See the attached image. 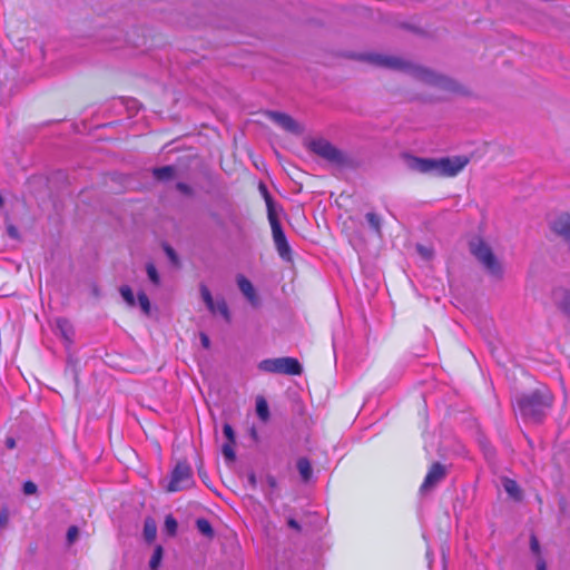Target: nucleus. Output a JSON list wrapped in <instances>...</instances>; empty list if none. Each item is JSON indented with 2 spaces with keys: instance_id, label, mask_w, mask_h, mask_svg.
<instances>
[{
  "instance_id": "8",
  "label": "nucleus",
  "mask_w": 570,
  "mask_h": 570,
  "mask_svg": "<svg viewBox=\"0 0 570 570\" xmlns=\"http://www.w3.org/2000/svg\"><path fill=\"white\" fill-rule=\"evenodd\" d=\"M194 484L193 471L187 462H178L170 474L166 487L168 492H178L189 489Z\"/></svg>"
},
{
  "instance_id": "2",
  "label": "nucleus",
  "mask_w": 570,
  "mask_h": 570,
  "mask_svg": "<svg viewBox=\"0 0 570 570\" xmlns=\"http://www.w3.org/2000/svg\"><path fill=\"white\" fill-rule=\"evenodd\" d=\"M469 164L465 156L434 158L409 157L407 167L416 173L431 174L435 176L453 177Z\"/></svg>"
},
{
  "instance_id": "15",
  "label": "nucleus",
  "mask_w": 570,
  "mask_h": 570,
  "mask_svg": "<svg viewBox=\"0 0 570 570\" xmlns=\"http://www.w3.org/2000/svg\"><path fill=\"white\" fill-rule=\"evenodd\" d=\"M256 413L263 422H266L269 419L268 404L262 396L256 400Z\"/></svg>"
},
{
  "instance_id": "9",
  "label": "nucleus",
  "mask_w": 570,
  "mask_h": 570,
  "mask_svg": "<svg viewBox=\"0 0 570 570\" xmlns=\"http://www.w3.org/2000/svg\"><path fill=\"white\" fill-rule=\"evenodd\" d=\"M550 227L553 233L559 235L570 246V215L562 213L550 220Z\"/></svg>"
},
{
  "instance_id": "11",
  "label": "nucleus",
  "mask_w": 570,
  "mask_h": 570,
  "mask_svg": "<svg viewBox=\"0 0 570 570\" xmlns=\"http://www.w3.org/2000/svg\"><path fill=\"white\" fill-rule=\"evenodd\" d=\"M445 476V468L440 463H434L420 488L421 492H428L432 490L441 480Z\"/></svg>"
},
{
  "instance_id": "7",
  "label": "nucleus",
  "mask_w": 570,
  "mask_h": 570,
  "mask_svg": "<svg viewBox=\"0 0 570 570\" xmlns=\"http://www.w3.org/2000/svg\"><path fill=\"white\" fill-rule=\"evenodd\" d=\"M261 189L263 190L264 195H265V199H266V203H267V206H268V218H269V223H271V227H272V233H273V239H274V243H275V247L278 252V255L284 259V261H291L292 258V253H291V247L287 243V239H286V236L278 223V220L274 217L273 213H272V209H271V197L265 188L264 185H261Z\"/></svg>"
},
{
  "instance_id": "37",
  "label": "nucleus",
  "mask_w": 570,
  "mask_h": 570,
  "mask_svg": "<svg viewBox=\"0 0 570 570\" xmlns=\"http://www.w3.org/2000/svg\"><path fill=\"white\" fill-rule=\"evenodd\" d=\"M287 525L297 532L302 530L299 523L294 518L287 519Z\"/></svg>"
},
{
  "instance_id": "22",
  "label": "nucleus",
  "mask_w": 570,
  "mask_h": 570,
  "mask_svg": "<svg viewBox=\"0 0 570 570\" xmlns=\"http://www.w3.org/2000/svg\"><path fill=\"white\" fill-rule=\"evenodd\" d=\"M165 531L169 535H175L177 532L178 523L173 515H167L164 524Z\"/></svg>"
},
{
  "instance_id": "14",
  "label": "nucleus",
  "mask_w": 570,
  "mask_h": 570,
  "mask_svg": "<svg viewBox=\"0 0 570 570\" xmlns=\"http://www.w3.org/2000/svg\"><path fill=\"white\" fill-rule=\"evenodd\" d=\"M502 485L505 490V492L513 499H520L521 498V491L518 485V483L514 480L511 479H504L502 481Z\"/></svg>"
},
{
  "instance_id": "23",
  "label": "nucleus",
  "mask_w": 570,
  "mask_h": 570,
  "mask_svg": "<svg viewBox=\"0 0 570 570\" xmlns=\"http://www.w3.org/2000/svg\"><path fill=\"white\" fill-rule=\"evenodd\" d=\"M215 313L220 314L227 322L230 320L229 309L224 299H219L215 302Z\"/></svg>"
},
{
  "instance_id": "40",
  "label": "nucleus",
  "mask_w": 570,
  "mask_h": 570,
  "mask_svg": "<svg viewBox=\"0 0 570 570\" xmlns=\"http://www.w3.org/2000/svg\"><path fill=\"white\" fill-rule=\"evenodd\" d=\"M7 230H8V234L12 238H17L18 237V229L14 226H12V225L8 226Z\"/></svg>"
},
{
  "instance_id": "17",
  "label": "nucleus",
  "mask_w": 570,
  "mask_h": 570,
  "mask_svg": "<svg viewBox=\"0 0 570 570\" xmlns=\"http://www.w3.org/2000/svg\"><path fill=\"white\" fill-rule=\"evenodd\" d=\"M297 470L304 481H308L312 476V466L307 459L301 458L297 461Z\"/></svg>"
},
{
  "instance_id": "21",
  "label": "nucleus",
  "mask_w": 570,
  "mask_h": 570,
  "mask_svg": "<svg viewBox=\"0 0 570 570\" xmlns=\"http://www.w3.org/2000/svg\"><path fill=\"white\" fill-rule=\"evenodd\" d=\"M120 295L124 298V301L130 307H135L136 306L135 296H134V293H132V291H131V288L129 286H127V285L121 286L120 287Z\"/></svg>"
},
{
  "instance_id": "38",
  "label": "nucleus",
  "mask_w": 570,
  "mask_h": 570,
  "mask_svg": "<svg viewBox=\"0 0 570 570\" xmlns=\"http://www.w3.org/2000/svg\"><path fill=\"white\" fill-rule=\"evenodd\" d=\"M535 568L537 570H547L546 560L541 556L537 557Z\"/></svg>"
},
{
  "instance_id": "18",
  "label": "nucleus",
  "mask_w": 570,
  "mask_h": 570,
  "mask_svg": "<svg viewBox=\"0 0 570 570\" xmlns=\"http://www.w3.org/2000/svg\"><path fill=\"white\" fill-rule=\"evenodd\" d=\"M156 533H157L156 522L151 518L146 519L145 524H144L145 539L148 542H151L153 540H155Z\"/></svg>"
},
{
  "instance_id": "19",
  "label": "nucleus",
  "mask_w": 570,
  "mask_h": 570,
  "mask_svg": "<svg viewBox=\"0 0 570 570\" xmlns=\"http://www.w3.org/2000/svg\"><path fill=\"white\" fill-rule=\"evenodd\" d=\"M196 527H197V530L202 534H204L205 537H208V538L213 537L214 531H213L212 524L209 523L208 520H206V519H198L196 521Z\"/></svg>"
},
{
  "instance_id": "1",
  "label": "nucleus",
  "mask_w": 570,
  "mask_h": 570,
  "mask_svg": "<svg viewBox=\"0 0 570 570\" xmlns=\"http://www.w3.org/2000/svg\"><path fill=\"white\" fill-rule=\"evenodd\" d=\"M365 61L368 63L376 66V67H383L389 69H406L411 75H413L415 78L448 89V90H454L455 86L453 81L444 76L438 75L426 68L417 67V66H410L405 63L403 60L391 57V56H384L380 53H367L362 57Z\"/></svg>"
},
{
  "instance_id": "5",
  "label": "nucleus",
  "mask_w": 570,
  "mask_h": 570,
  "mask_svg": "<svg viewBox=\"0 0 570 570\" xmlns=\"http://www.w3.org/2000/svg\"><path fill=\"white\" fill-rule=\"evenodd\" d=\"M470 249L490 275L494 277L502 276V266L487 243L481 238L472 239L470 243Z\"/></svg>"
},
{
  "instance_id": "27",
  "label": "nucleus",
  "mask_w": 570,
  "mask_h": 570,
  "mask_svg": "<svg viewBox=\"0 0 570 570\" xmlns=\"http://www.w3.org/2000/svg\"><path fill=\"white\" fill-rule=\"evenodd\" d=\"M146 272H147V275H148V278L150 279V282L155 285H158L160 282V278H159V274H158L156 267L154 266V264H151V263L147 264Z\"/></svg>"
},
{
  "instance_id": "43",
  "label": "nucleus",
  "mask_w": 570,
  "mask_h": 570,
  "mask_svg": "<svg viewBox=\"0 0 570 570\" xmlns=\"http://www.w3.org/2000/svg\"><path fill=\"white\" fill-rule=\"evenodd\" d=\"M248 482H249L253 487H255V484H256V476H255V474H254V473H250V474L248 475Z\"/></svg>"
},
{
  "instance_id": "4",
  "label": "nucleus",
  "mask_w": 570,
  "mask_h": 570,
  "mask_svg": "<svg viewBox=\"0 0 570 570\" xmlns=\"http://www.w3.org/2000/svg\"><path fill=\"white\" fill-rule=\"evenodd\" d=\"M309 149L335 167L352 166V158L324 138L313 139L308 144Z\"/></svg>"
},
{
  "instance_id": "31",
  "label": "nucleus",
  "mask_w": 570,
  "mask_h": 570,
  "mask_svg": "<svg viewBox=\"0 0 570 570\" xmlns=\"http://www.w3.org/2000/svg\"><path fill=\"white\" fill-rule=\"evenodd\" d=\"M530 549L535 557L541 556L540 543L537 537L533 534L531 535L530 539Z\"/></svg>"
},
{
  "instance_id": "32",
  "label": "nucleus",
  "mask_w": 570,
  "mask_h": 570,
  "mask_svg": "<svg viewBox=\"0 0 570 570\" xmlns=\"http://www.w3.org/2000/svg\"><path fill=\"white\" fill-rule=\"evenodd\" d=\"M164 250L167 255V257L169 258V261L174 264V265H177L178 264V256L177 254L175 253V250L169 246V245H165L164 246Z\"/></svg>"
},
{
  "instance_id": "34",
  "label": "nucleus",
  "mask_w": 570,
  "mask_h": 570,
  "mask_svg": "<svg viewBox=\"0 0 570 570\" xmlns=\"http://www.w3.org/2000/svg\"><path fill=\"white\" fill-rule=\"evenodd\" d=\"M37 492V485L31 482V481H27L24 482L23 484V493L27 494V495H31V494H35Z\"/></svg>"
},
{
  "instance_id": "25",
  "label": "nucleus",
  "mask_w": 570,
  "mask_h": 570,
  "mask_svg": "<svg viewBox=\"0 0 570 570\" xmlns=\"http://www.w3.org/2000/svg\"><path fill=\"white\" fill-rule=\"evenodd\" d=\"M163 558V549L161 547H157L150 558L149 566L153 570H156L161 561Z\"/></svg>"
},
{
  "instance_id": "29",
  "label": "nucleus",
  "mask_w": 570,
  "mask_h": 570,
  "mask_svg": "<svg viewBox=\"0 0 570 570\" xmlns=\"http://www.w3.org/2000/svg\"><path fill=\"white\" fill-rule=\"evenodd\" d=\"M223 433H224V435H225V438L227 439L228 442H230V443H235L236 442L235 432H234V430H233L230 424H228V423L224 424Z\"/></svg>"
},
{
  "instance_id": "42",
  "label": "nucleus",
  "mask_w": 570,
  "mask_h": 570,
  "mask_svg": "<svg viewBox=\"0 0 570 570\" xmlns=\"http://www.w3.org/2000/svg\"><path fill=\"white\" fill-rule=\"evenodd\" d=\"M6 445L8 449H13L16 446V440L13 438H7Z\"/></svg>"
},
{
  "instance_id": "24",
  "label": "nucleus",
  "mask_w": 570,
  "mask_h": 570,
  "mask_svg": "<svg viewBox=\"0 0 570 570\" xmlns=\"http://www.w3.org/2000/svg\"><path fill=\"white\" fill-rule=\"evenodd\" d=\"M138 305L145 315L150 313V302L144 292L138 293Z\"/></svg>"
},
{
  "instance_id": "26",
  "label": "nucleus",
  "mask_w": 570,
  "mask_h": 570,
  "mask_svg": "<svg viewBox=\"0 0 570 570\" xmlns=\"http://www.w3.org/2000/svg\"><path fill=\"white\" fill-rule=\"evenodd\" d=\"M234 444L235 443L227 442L222 448V452L228 462H233L236 458L235 451H234Z\"/></svg>"
},
{
  "instance_id": "41",
  "label": "nucleus",
  "mask_w": 570,
  "mask_h": 570,
  "mask_svg": "<svg viewBox=\"0 0 570 570\" xmlns=\"http://www.w3.org/2000/svg\"><path fill=\"white\" fill-rule=\"evenodd\" d=\"M58 325H59L63 336L66 337V340L70 341L67 331H65V328H63V326L67 325V322L66 321H59Z\"/></svg>"
},
{
  "instance_id": "20",
  "label": "nucleus",
  "mask_w": 570,
  "mask_h": 570,
  "mask_svg": "<svg viewBox=\"0 0 570 570\" xmlns=\"http://www.w3.org/2000/svg\"><path fill=\"white\" fill-rule=\"evenodd\" d=\"M200 294H202L203 301L205 302L207 308L212 313H215L216 312V309H215V301L213 299V296H212L209 289L205 285H202Z\"/></svg>"
},
{
  "instance_id": "16",
  "label": "nucleus",
  "mask_w": 570,
  "mask_h": 570,
  "mask_svg": "<svg viewBox=\"0 0 570 570\" xmlns=\"http://www.w3.org/2000/svg\"><path fill=\"white\" fill-rule=\"evenodd\" d=\"M158 180H168L174 177L175 168L173 166L158 167L153 170Z\"/></svg>"
},
{
  "instance_id": "30",
  "label": "nucleus",
  "mask_w": 570,
  "mask_h": 570,
  "mask_svg": "<svg viewBox=\"0 0 570 570\" xmlns=\"http://www.w3.org/2000/svg\"><path fill=\"white\" fill-rule=\"evenodd\" d=\"M79 530L76 525H71L67 531V541L69 544H72L78 538Z\"/></svg>"
},
{
  "instance_id": "12",
  "label": "nucleus",
  "mask_w": 570,
  "mask_h": 570,
  "mask_svg": "<svg viewBox=\"0 0 570 570\" xmlns=\"http://www.w3.org/2000/svg\"><path fill=\"white\" fill-rule=\"evenodd\" d=\"M237 285L242 294L246 297L249 304L254 307L259 306V297L250 283L244 275H238L236 277Z\"/></svg>"
},
{
  "instance_id": "3",
  "label": "nucleus",
  "mask_w": 570,
  "mask_h": 570,
  "mask_svg": "<svg viewBox=\"0 0 570 570\" xmlns=\"http://www.w3.org/2000/svg\"><path fill=\"white\" fill-rule=\"evenodd\" d=\"M552 405V396L547 389H538L515 397V410L519 415L534 423L540 422Z\"/></svg>"
},
{
  "instance_id": "39",
  "label": "nucleus",
  "mask_w": 570,
  "mask_h": 570,
  "mask_svg": "<svg viewBox=\"0 0 570 570\" xmlns=\"http://www.w3.org/2000/svg\"><path fill=\"white\" fill-rule=\"evenodd\" d=\"M200 341H202V345L205 347V348H208L209 345H210V341H209V337L206 335V334H202L200 335Z\"/></svg>"
},
{
  "instance_id": "6",
  "label": "nucleus",
  "mask_w": 570,
  "mask_h": 570,
  "mask_svg": "<svg viewBox=\"0 0 570 570\" xmlns=\"http://www.w3.org/2000/svg\"><path fill=\"white\" fill-rule=\"evenodd\" d=\"M258 368L267 373H281L286 375H299L302 365L294 357L266 358L258 363Z\"/></svg>"
},
{
  "instance_id": "35",
  "label": "nucleus",
  "mask_w": 570,
  "mask_h": 570,
  "mask_svg": "<svg viewBox=\"0 0 570 570\" xmlns=\"http://www.w3.org/2000/svg\"><path fill=\"white\" fill-rule=\"evenodd\" d=\"M176 188L177 190H179L181 194H185V195H190L191 194V188L189 185L185 184V183H177L176 185Z\"/></svg>"
},
{
  "instance_id": "13",
  "label": "nucleus",
  "mask_w": 570,
  "mask_h": 570,
  "mask_svg": "<svg viewBox=\"0 0 570 570\" xmlns=\"http://www.w3.org/2000/svg\"><path fill=\"white\" fill-rule=\"evenodd\" d=\"M553 301L570 317V291L558 288L553 292Z\"/></svg>"
},
{
  "instance_id": "44",
  "label": "nucleus",
  "mask_w": 570,
  "mask_h": 570,
  "mask_svg": "<svg viewBox=\"0 0 570 570\" xmlns=\"http://www.w3.org/2000/svg\"><path fill=\"white\" fill-rule=\"evenodd\" d=\"M252 434H253V436L255 438V436H256V431H255V430H253Z\"/></svg>"
},
{
  "instance_id": "28",
  "label": "nucleus",
  "mask_w": 570,
  "mask_h": 570,
  "mask_svg": "<svg viewBox=\"0 0 570 570\" xmlns=\"http://www.w3.org/2000/svg\"><path fill=\"white\" fill-rule=\"evenodd\" d=\"M366 219H367V223L370 224V226L379 233L380 228H381L380 217L374 213H367Z\"/></svg>"
},
{
  "instance_id": "10",
  "label": "nucleus",
  "mask_w": 570,
  "mask_h": 570,
  "mask_svg": "<svg viewBox=\"0 0 570 570\" xmlns=\"http://www.w3.org/2000/svg\"><path fill=\"white\" fill-rule=\"evenodd\" d=\"M268 118L284 130L299 135L302 132L301 126L288 115L277 111H269Z\"/></svg>"
},
{
  "instance_id": "33",
  "label": "nucleus",
  "mask_w": 570,
  "mask_h": 570,
  "mask_svg": "<svg viewBox=\"0 0 570 570\" xmlns=\"http://www.w3.org/2000/svg\"><path fill=\"white\" fill-rule=\"evenodd\" d=\"M9 523V511L8 509L3 508L0 511V531L7 528Z\"/></svg>"
},
{
  "instance_id": "36",
  "label": "nucleus",
  "mask_w": 570,
  "mask_h": 570,
  "mask_svg": "<svg viewBox=\"0 0 570 570\" xmlns=\"http://www.w3.org/2000/svg\"><path fill=\"white\" fill-rule=\"evenodd\" d=\"M417 252L426 259H429L431 256H432V252L431 249L422 246V245H419L417 246Z\"/></svg>"
}]
</instances>
